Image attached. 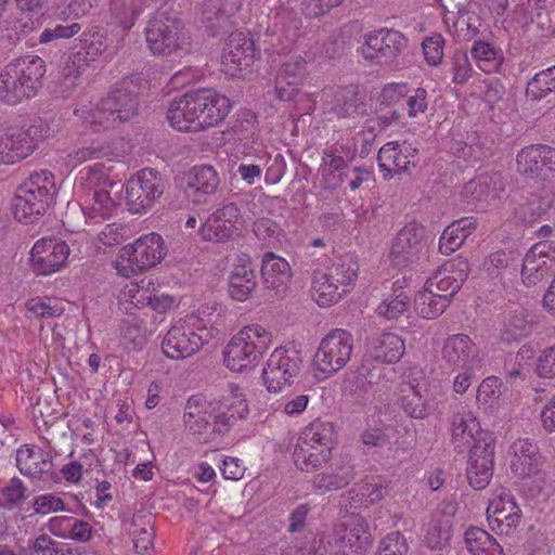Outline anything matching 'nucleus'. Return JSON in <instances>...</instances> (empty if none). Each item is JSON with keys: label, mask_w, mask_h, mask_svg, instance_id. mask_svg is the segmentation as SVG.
<instances>
[{"label": "nucleus", "mask_w": 555, "mask_h": 555, "mask_svg": "<svg viewBox=\"0 0 555 555\" xmlns=\"http://www.w3.org/2000/svg\"><path fill=\"white\" fill-rule=\"evenodd\" d=\"M353 352V336L346 330L335 328L320 341L310 364L314 380L325 382L343 370Z\"/></svg>", "instance_id": "423d86ee"}, {"label": "nucleus", "mask_w": 555, "mask_h": 555, "mask_svg": "<svg viewBox=\"0 0 555 555\" xmlns=\"http://www.w3.org/2000/svg\"><path fill=\"white\" fill-rule=\"evenodd\" d=\"M507 462L514 475L528 474L538 465H543V460L538 447L528 439H517L507 451Z\"/></svg>", "instance_id": "473e14b6"}, {"label": "nucleus", "mask_w": 555, "mask_h": 555, "mask_svg": "<svg viewBox=\"0 0 555 555\" xmlns=\"http://www.w3.org/2000/svg\"><path fill=\"white\" fill-rule=\"evenodd\" d=\"M0 494L3 500L0 506L13 509L28 498V488L21 478L14 476L0 489Z\"/></svg>", "instance_id": "5fc2aeb1"}, {"label": "nucleus", "mask_w": 555, "mask_h": 555, "mask_svg": "<svg viewBox=\"0 0 555 555\" xmlns=\"http://www.w3.org/2000/svg\"><path fill=\"white\" fill-rule=\"evenodd\" d=\"M417 150L408 142H387L378 152V167L383 178L388 180L395 175L406 171L410 165H414Z\"/></svg>", "instance_id": "5701e85b"}, {"label": "nucleus", "mask_w": 555, "mask_h": 555, "mask_svg": "<svg viewBox=\"0 0 555 555\" xmlns=\"http://www.w3.org/2000/svg\"><path fill=\"white\" fill-rule=\"evenodd\" d=\"M494 438L486 437L479 443L473 446L466 475L469 485L476 489H485L493 476Z\"/></svg>", "instance_id": "aec40b11"}, {"label": "nucleus", "mask_w": 555, "mask_h": 555, "mask_svg": "<svg viewBox=\"0 0 555 555\" xmlns=\"http://www.w3.org/2000/svg\"><path fill=\"white\" fill-rule=\"evenodd\" d=\"M347 289L334 282V275L325 271L315 272L311 284V297L319 307L326 308L337 304Z\"/></svg>", "instance_id": "c9c22d12"}, {"label": "nucleus", "mask_w": 555, "mask_h": 555, "mask_svg": "<svg viewBox=\"0 0 555 555\" xmlns=\"http://www.w3.org/2000/svg\"><path fill=\"white\" fill-rule=\"evenodd\" d=\"M248 413L247 402L242 395H233L228 412H221L216 404L208 402L202 395H194L186 401L184 423L192 435L207 441L216 433H225L234 421L245 418Z\"/></svg>", "instance_id": "f03ea898"}, {"label": "nucleus", "mask_w": 555, "mask_h": 555, "mask_svg": "<svg viewBox=\"0 0 555 555\" xmlns=\"http://www.w3.org/2000/svg\"><path fill=\"white\" fill-rule=\"evenodd\" d=\"M74 114L93 132L106 131L121 124L104 99L94 104H81L75 108Z\"/></svg>", "instance_id": "7c9ffc66"}, {"label": "nucleus", "mask_w": 555, "mask_h": 555, "mask_svg": "<svg viewBox=\"0 0 555 555\" xmlns=\"http://www.w3.org/2000/svg\"><path fill=\"white\" fill-rule=\"evenodd\" d=\"M359 264L353 255H346L336 263H334L326 273L334 275V282L337 283L341 289H347L351 286L358 276Z\"/></svg>", "instance_id": "09e8293b"}, {"label": "nucleus", "mask_w": 555, "mask_h": 555, "mask_svg": "<svg viewBox=\"0 0 555 555\" xmlns=\"http://www.w3.org/2000/svg\"><path fill=\"white\" fill-rule=\"evenodd\" d=\"M555 268V244L538 242L526 253L521 268V281L527 287L543 282Z\"/></svg>", "instance_id": "dca6fc26"}, {"label": "nucleus", "mask_w": 555, "mask_h": 555, "mask_svg": "<svg viewBox=\"0 0 555 555\" xmlns=\"http://www.w3.org/2000/svg\"><path fill=\"white\" fill-rule=\"evenodd\" d=\"M488 525L499 535L512 537L522 519V512L515 496L506 489L496 490L486 511Z\"/></svg>", "instance_id": "f8f14e48"}, {"label": "nucleus", "mask_w": 555, "mask_h": 555, "mask_svg": "<svg viewBox=\"0 0 555 555\" xmlns=\"http://www.w3.org/2000/svg\"><path fill=\"white\" fill-rule=\"evenodd\" d=\"M477 228L474 218H462L449 224L439 238V251L442 255H450L462 247L465 240L472 235Z\"/></svg>", "instance_id": "f704fd0d"}, {"label": "nucleus", "mask_w": 555, "mask_h": 555, "mask_svg": "<svg viewBox=\"0 0 555 555\" xmlns=\"http://www.w3.org/2000/svg\"><path fill=\"white\" fill-rule=\"evenodd\" d=\"M453 514V505L446 504L430 515L424 529V542L428 547L441 548L448 543L451 537Z\"/></svg>", "instance_id": "c756f323"}, {"label": "nucleus", "mask_w": 555, "mask_h": 555, "mask_svg": "<svg viewBox=\"0 0 555 555\" xmlns=\"http://www.w3.org/2000/svg\"><path fill=\"white\" fill-rule=\"evenodd\" d=\"M408 544L400 532L387 534L379 543L378 555H406Z\"/></svg>", "instance_id": "338daca9"}, {"label": "nucleus", "mask_w": 555, "mask_h": 555, "mask_svg": "<svg viewBox=\"0 0 555 555\" xmlns=\"http://www.w3.org/2000/svg\"><path fill=\"white\" fill-rule=\"evenodd\" d=\"M535 373L542 378L555 377V345L544 348L537 359Z\"/></svg>", "instance_id": "774afa93"}, {"label": "nucleus", "mask_w": 555, "mask_h": 555, "mask_svg": "<svg viewBox=\"0 0 555 555\" xmlns=\"http://www.w3.org/2000/svg\"><path fill=\"white\" fill-rule=\"evenodd\" d=\"M165 180L159 171L143 168L134 173L126 184V205L131 214H144L152 209L163 196Z\"/></svg>", "instance_id": "9b49d317"}, {"label": "nucleus", "mask_w": 555, "mask_h": 555, "mask_svg": "<svg viewBox=\"0 0 555 555\" xmlns=\"http://www.w3.org/2000/svg\"><path fill=\"white\" fill-rule=\"evenodd\" d=\"M108 48L107 37L100 30L83 33L77 52L89 63L98 60Z\"/></svg>", "instance_id": "de8ad7c7"}, {"label": "nucleus", "mask_w": 555, "mask_h": 555, "mask_svg": "<svg viewBox=\"0 0 555 555\" xmlns=\"http://www.w3.org/2000/svg\"><path fill=\"white\" fill-rule=\"evenodd\" d=\"M307 61L298 51L280 57V100H291L298 91L306 72Z\"/></svg>", "instance_id": "393cba45"}, {"label": "nucleus", "mask_w": 555, "mask_h": 555, "mask_svg": "<svg viewBox=\"0 0 555 555\" xmlns=\"http://www.w3.org/2000/svg\"><path fill=\"white\" fill-rule=\"evenodd\" d=\"M469 274V262L463 256L453 257L439 266L425 281L438 294L452 302Z\"/></svg>", "instance_id": "2eb2a0df"}, {"label": "nucleus", "mask_w": 555, "mask_h": 555, "mask_svg": "<svg viewBox=\"0 0 555 555\" xmlns=\"http://www.w3.org/2000/svg\"><path fill=\"white\" fill-rule=\"evenodd\" d=\"M240 217V208L233 203L227 204L206 219L199 229V234L204 241H229L238 232L236 223Z\"/></svg>", "instance_id": "412c9836"}, {"label": "nucleus", "mask_w": 555, "mask_h": 555, "mask_svg": "<svg viewBox=\"0 0 555 555\" xmlns=\"http://www.w3.org/2000/svg\"><path fill=\"white\" fill-rule=\"evenodd\" d=\"M356 499L353 498L357 506H367L373 504L384 496V487L380 483L365 481L357 487Z\"/></svg>", "instance_id": "680f3d73"}, {"label": "nucleus", "mask_w": 555, "mask_h": 555, "mask_svg": "<svg viewBox=\"0 0 555 555\" xmlns=\"http://www.w3.org/2000/svg\"><path fill=\"white\" fill-rule=\"evenodd\" d=\"M532 327L529 312L524 309L516 310L504 322L501 338L506 343L520 340L531 334Z\"/></svg>", "instance_id": "37998d69"}, {"label": "nucleus", "mask_w": 555, "mask_h": 555, "mask_svg": "<svg viewBox=\"0 0 555 555\" xmlns=\"http://www.w3.org/2000/svg\"><path fill=\"white\" fill-rule=\"evenodd\" d=\"M425 247V229L416 222H411L404 225L392 240L389 259L395 267L406 268L420 259Z\"/></svg>", "instance_id": "4468645a"}, {"label": "nucleus", "mask_w": 555, "mask_h": 555, "mask_svg": "<svg viewBox=\"0 0 555 555\" xmlns=\"http://www.w3.org/2000/svg\"><path fill=\"white\" fill-rule=\"evenodd\" d=\"M257 51L249 33H232L223 48L221 56L222 70L232 77H241L256 60Z\"/></svg>", "instance_id": "ddd939ff"}, {"label": "nucleus", "mask_w": 555, "mask_h": 555, "mask_svg": "<svg viewBox=\"0 0 555 555\" xmlns=\"http://www.w3.org/2000/svg\"><path fill=\"white\" fill-rule=\"evenodd\" d=\"M340 543L356 552H364L372 544L367 522L358 515L344 517L335 528Z\"/></svg>", "instance_id": "c85d7f7f"}, {"label": "nucleus", "mask_w": 555, "mask_h": 555, "mask_svg": "<svg viewBox=\"0 0 555 555\" xmlns=\"http://www.w3.org/2000/svg\"><path fill=\"white\" fill-rule=\"evenodd\" d=\"M112 166L107 167L102 163H96L81 170L80 179L92 192L96 189H113L118 184V180L112 176Z\"/></svg>", "instance_id": "a18cd8bd"}, {"label": "nucleus", "mask_w": 555, "mask_h": 555, "mask_svg": "<svg viewBox=\"0 0 555 555\" xmlns=\"http://www.w3.org/2000/svg\"><path fill=\"white\" fill-rule=\"evenodd\" d=\"M128 532L132 537L137 553L144 554L153 547L155 531L150 516L134 515L130 521Z\"/></svg>", "instance_id": "a19ab883"}, {"label": "nucleus", "mask_w": 555, "mask_h": 555, "mask_svg": "<svg viewBox=\"0 0 555 555\" xmlns=\"http://www.w3.org/2000/svg\"><path fill=\"white\" fill-rule=\"evenodd\" d=\"M358 54L370 64H384L383 49L378 41L376 30L363 36L362 44L357 49Z\"/></svg>", "instance_id": "13d9d810"}, {"label": "nucleus", "mask_w": 555, "mask_h": 555, "mask_svg": "<svg viewBox=\"0 0 555 555\" xmlns=\"http://www.w3.org/2000/svg\"><path fill=\"white\" fill-rule=\"evenodd\" d=\"M451 305L448 297L438 294L430 287V283H425L415 293L413 308L415 313L425 320H436Z\"/></svg>", "instance_id": "72a5a7b5"}, {"label": "nucleus", "mask_w": 555, "mask_h": 555, "mask_svg": "<svg viewBox=\"0 0 555 555\" xmlns=\"http://www.w3.org/2000/svg\"><path fill=\"white\" fill-rule=\"evenodd\" d=\"M145 39L154 55L169 56L189 44L182 20L167 10L157 11L145 28Z\"/></svg>", "instance_id": "6e6552de"}, {"label": "nucleus", "mask_w": 555, "mask_h": 555, "mask_svg": "<svg viewBox=\"0 0 555 555\" xmlns=\"http://www.w3.org/2000/svg\"><path fill=\"white\" fill-rule=\"evenodd\" d=\"M137 89L132 80L124 79L103 98L121 124L130 120L138 114L139 100Z\"/></svg>", "instance_id": "bb28decb"}, {"label": "nucleus", "mask_w": 555, "mask_h": 555, "mask_svg": "<svg viewBox=\"0 0 555 555\" xmlns=\"http://www.w3.org/2000/svg\"><path fill=\"white\" fill-rule=\"evenodd\" d=\"M371 388L367 376L358 371L346 372L340 382V391L344 396L354 400L365 399Z\"/></svg>", "instance_id": "8fccbe9b"}, {"label": "nucleus", "mask_w": 555, "mask_h": 555, "mask_svg": "<svg viewBox=\"0 0 555 555\" xmlns=\"http://www.w3.org/2000/svg\"><path fill=\"white\" fill-rule=\"evenodd\" d=\"M336 444V429L333 423L317 420L309 424L297 443L293 459L297 468L310 472L321 467L331 459Z\"/></svg>", "instance_id": "39448f33"}, {"label": "nucleus", "mask_w": 555, "mask_h": 555, "mask_svg": "<svg viewBox=\"0 0 555 555\" xmlns=\"http://www.w3.org/2000/svg\"><path fill=\"white\" fill-rule=\"evenodd\" d=\"M227 96L212 89L186 92L173 100L167 111L170 126L182 132H198L218 125L230 112Z\"/></svg>", "instance_id": "f257e3e1"}, {"label": "nucleus", "mask_w": 555, "mask_h": 555, "mask_svg": "<svg viewBox=\"0 0 555 555\" xmlns=\"http://www.w3.org/2000/svg\"><path fill=\"white\" fill-rule=\"evenodd\" d=\"M411 307L410 296L405 292L387 295L377 307L378 315L387 320H397Z\"/></svg>", "instance_id": "3c124183"}, {"label": "nucleus", "mask_w": 555, "mask_h": 555, "mask_svg": "<svg viewBox=\"0 0 555 555\" xmlns=\"http://www.w3.org/2000/svg\"><path fill=\"white\" fill-rule=\"evenodd\" d=\"M56 185L51 171L41 170L31 175L20 185L14 197L12 210L16 220L33 223L46 214L54 202Z\"/></svg>", "instance_id": "20e7f679"}, {"label": "nucleus", "mask_w": 555, "mask_h": 555, "mask_svg": "<svg viewBox=\"0 0 555 555\" xmlns=\"http://www.w3.org/2000/svg\"><path fill=\"white\" fill-rule=\"evenodd\" d=\"M116 208V202L111 196L109 189H96L92 192V204L85 212L90 219L95 217L107 218Z\"/></svg>", "instance_id": "6e6d98bb"}, {"label": "nucleus", "mask_w": 555, "mask_h": 555, "mask_svg": "<svg viewBox=\"0 0 555 555\" xmlns=\"http://www.w3.org/2000/svg\"><path fill=\"white\" fill-rule=\"evenodd\" d=\"M526 92L532 100H540L555 92V65L535 74L528 82Z\"/></svg>", "instance_id": "864d4df0"}, {"label": "nucleus", "mask_w": 555, "mask_h": 555, "mask_svg": "<svg viewBox=\"0 0 555 555\" xmlns=\"http://www.w3.org/2000/svg\"><path fill=\"white\" fill-rule=\"evenodd\" d=\"M503 189L498 173H480L464 186V195L476 201H487L498 196Z\"/></svg>", "instance_id": "58836bf2"}, {"label": "nucleus", "mask_w": 555, "mask_h": 555, "mask_svg": "<svg viewBox=\"0 0 555 555\" xmlns=\"http://www.w3.org/2000/svg\"><path fill=\"white\" fill-rule=\"evenodd\" d=\"M69 255L68 245L57 237H42L37 241L30 251L34 271L48 275L59 271Z\"/></svg>", "instance_id": "f3484780"}, {"label": "nucleus", "mask_w": 555, "mask_h": 555, "mask_svg": "<svg viewBox=\"0 0 555 555\" xmlns=\"http://www.w3.org/2000/svg\"><path fill=\"white\" fill-rule=\"evenodd\" d=\"M147 0H111V12L125 29H130Z\"/></svg>", "instance_id": "49530a36"}, {"label": "nucleus", "mask_w": 555, "mask_h": 555, "mask_svg": "<svg viewBox=\"0 0 555 555\" xmlns=\"http://www.w3.org/2000/svg\"><path fill=\"white\" fill-rule=\"evenodd\" d=\"M441 360L447 367L481 365L482 362L478 346L465 334H453L444 339Z\"/></svg>", "instance_id": "4be33fe9"}, {"label": "nucleus", "mask_w": 555, "mask_h": 555, "mask_svg": "<svg viewBox=\"0 0 555 555\" xmlns=\"http://www.w3.org/2000/svg\"><path fill=\"white\" fill-rule=\"evenodd\" d=\"M49 133L50 127L41 119L35 120L27 129L8 128L0 137V163L9 165L28 157Z\"/></svg>", "instance_id": "9d476101"}, {"label": "nucleus", "mask_w": 555, "mask_h": 555, "mask_svg": "<svg viewBox=\"0 0 555 555\" xmlns=\"http://www.w3.org/2000/svg\"><path fill=\"white\" fill-rule=\"evenodd\" d=\"M452 439L461 446L479 443L491 434L481 429L478 417L470 410H463L455 413L451 422Z\"/></svg>", "instance_id": "2f4dec72"}, {"label": "nucleus", "mask_w": 555, "mask_h": 555, "mask_svg": "<svg viewBox=\"0 0 555 555\" xmlns=\"http://www.w3.org/2000/svg\"><path fill=\"white\" fill-rule=\"evenodd\" d=\"M517 477L522 480V487L530 496L539 495L547 483V475L543 469V465H538L530 469L528 474L518 475Z\"/></svg>", "instance_id": "052dcab7"}, {"label": "nucleus", "mask_w": 555, "mask_h": 555, "mask_svg": "<svg viewBox=\"0 0 555 555\" xmlns=\"http://www.w3.org/2000/svg\"><path fill=\"white\" fill-rule=\"evenodd\" d=\"M517 170L530 179H545L555 172V147L546 144H532L522 147L516 156Z\"/></svg>", "instance_id": "6ab92c4d"}, {"label": "nucleus", "mask_w": 555, "mask_h": 555, "mask_svg": "<svg viewBox=\"0 0 555 555\" xmlns=\"http://www.w3.org/2000/svg\"><path fill=\"white\" fill-rule=\"evenodd\" d=\"M472 55L477 66L485 73H495L503 63L501 50L487 41H476L472 47Z\"/></svg>", "instance_id": "c03bdc74"}, {"label": "nucleus", "mask_w": 555, "mask_h": 555, "mask_svg": "<svg viewBox=\"0 0 555 555\" xmlns=\"http://www.w3.org/2000/svg\"><path fill=\"white\" fill-rule=\"evenodd\" d=\"M379 412L371 409L366 412V429L362 434V441L366 446H379L385 441V431L380 425Z\"/></svg>", "instance_id": "bf43d9fd"}, {"label": "nucleus", "mask_w": 555, "mask_h": 555, "mask_svg": "<svg viewBox=\"0 0 555 555\" xmlns=\"http://www.w3.org/2000/svg\"><path fill=\"white\" fill-rule=\"evenodd\" d=\"M219 184V175L212 166H195L190 172L184 192L193 203L203 204L216 193Z\"/></svg>", "instance_id": "a878e982"}, {"label": "nucleus", "mask_w": 555, "mask_h": 555, "mask_svg": "<svg viewBox=\"0 0 555 555\" xmlns=\"http://www.w3.org/2000/svg\"><path fill=\"white\" fill-rule=\"evenodd\" d=\"M502 382L496 376H489L482 379L476 392V403L479 409L494 413L506 405L502 391Z\"/></svg>", "instance_id": "e433bc0d"}, {"label": "nucleus", "mask_w": 555, "mask_h": 555, "mask_svg": "<svg viewBox=\"0 0 555 555\" xmlns=\"http://www.w3.org/2000/svg\"><path fill=\"white\" fill-rule=\"evenodd\" d=\"M165 255L163 237L157 233H150L122 247L116 260V269L124 276L138 274L156 266Z\"/></svg>", "instance_id": "1a4fd4ad"}, {"label": "nucleus", "mask_w": 555, "mask_h": 555, "mask_svg": "<svg viewBox=\"0 0 555 555\" xmlns=\"http://www.w3.org/2000/svg\"><path fill=\"white\" fill-rule=\"evenodd\" d=\"M15 461L20 473L31 479L44 480L53 470L50 454L34 446L24 444L18 448Z\"/></svg>", "instance_id": "b1692460"}, {"label": "nucleus", "mask_w": 555, "mask_h": 555, "mask_svg": "<svg viewBox=\"0 0 555 555\" xmlns=\"http://www.w3.org/2000/svg\"><path fill=\"white\" fill-rule=\"evenodd\" d=\"M204 341L186 320H180L167 332L162 349L166 357L181 360L195 354Z\"/></svg>", "instance_id": "a211bd4d"}, {"label": "nucleus", "mask_w": 555, "mask_h": 555, "mask_svg": "<svg viewBox=\"0 0 555 555\" xmlns=\"http://www.w3.org/2000/svg\"><path fill=\"white\" fill-rule=\"evenodd\" d=\"M34 512L38 515L62 512L66 509L64 501L52 493H46L34 498Z\"/></svg>", "instance_id": "69168bd1"}, {"label": "nucleus", "mask_w": 555, "mask_h": 555, "mask_svg": "<svg viewBox=\"0 0 555 555\" xmlns=\"http://www.w3.org/2000/svg\"><path fill=\"white\" fill-rule=\"evenodd\" d=\"M366 351L376 361L397 363L404 356L405 343L393 332H382L366 340Z\"/></svg>", "instance_id": "cd10ccee"}, {"label": "nucleus", "mask_w": 555, "mask_h": 555, "mask_svg": "<svg viewBox=\"0 0 555 555\" xmlns=\"http://www.w3.org/2000/svg\"><path fill=\"white\" fill-rule=\"evenodd\" d=\"M260 275L264 287L275 295L278 286V256L275 253L268 251L263 255Z\"/></svg>", "instance_id": "e2e57ef3"}, {"label": "nucleus", "mask_w": 555, "mask_h": 555, "mask_svg": "<svg viewBox=\"0 0 555 555\" xmlns=\"http://www.w3.org/2000/svg\"><path fill=\"white\" fill-rule=\"evenodd\" d=\"M480 365H466L452 367L455 375L452 380V390L456 395H464L473 385L477 370Z\"/></svg>", "instance_id": "0e129e2a"}, {"label": "nucleus", "mask_w": 555, "mask_h": 555, "mask_svg": "<svg viewBox=\"0 0 555 555\" xmlns=\"http://www.w3.org/2000/svg\"><path fill=\"white\" fill-rule=\"evenodd\" d=\"M44 74L46 63L37 55L11 61L0 70V102L16 105L34 98Z\"/></svg>", "instance_id": "7ed1b4c3"}, {"label": "nucleus", "mask_w": 555, "mask_h": 555, "mask_svg": "<svg viewBox=\"0 0 555 555\" xmlns=\"http://www.w3.org/2000/svg\"><path fill=\"white\" fill-rule=\"evenodd\" d=\"M302 366L301 344L288 341L280 346V373L284 384L291 385Z\"/></svg>", "instance_id": "ea45409f"}, {"label": "nucleus", "mask_w": 555, "mask_h": 555, "mask_svg": "<svg viewBox=\"0 0 555 555\" xmlns=\"http://www.w3.org/2000/svg\"><path fill=\"white\" fill-rule=\"evenodd\" d=\"M376 33L383 49L382 55L385 57V64L392 62L406 48L408 40L400 31L379 29Z\"/></svg>", "instance_id": "603ef678"}, {"label": "nucleus", "mask_w": 555, "mask_h": 555, "mask_svg": "<svg viewBox=\"0 0 555 555\" xmlns=\"http://www.w3.org/2000/svg\"><path fill=\"white\" fill-rule=\"evenodd\" d=\"M410 393L402 396L401 406L403 411L412 418L423 420L431 412V406L423 392L426 391V385L416 383L415 379L409 383Z\"/></svg>", "instance_id": "79ce46f5"}, {"label": "nucleus", "mask_w": 555, "mask_h": 555, "mask_svg": "<svg viewBox=\"0 0 555 555\" xmlns=\"http://www.w3.org/2000/svg\"><path fill=\"white\" fill-rule=\"evenodd\" d=\"M464 543L470 555H505L496 539L479 527L466 529Z\"/></svg>", "instance_id": "4c0bfd02"}, {"label": "nucleus", "mask_w": 555, "mask_h": 555, "mask_svg": "<svg viewBox=\"0 0 555 555\" xmlns=\"http://www.w3.org/2000/svg\"><path fill=\"white\" fill-rule=\"evenodd\" d=\"M27 311L34 317L49 319L60 317L64 312L62 302L53 298H31L26 302Z\"/></svg>", "instance_id": "4d7b16f0"}, {"label": "nucleus", "mask_w": 555, "mask_h": 555, "mask_svg": "<svg viewBox=\"0 0 555 555\" xmlns=\"http://www.w3.org/2000/svg\"><path fill=\"white\" fill-rule=\"evenodd\" d=\"M272 341V335L260 325H247L228 343L223 356L225 366L233 372L251 370Z\"/></svg>", "instance_id": "0eeeda50"}]
</instances>
